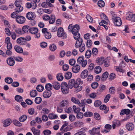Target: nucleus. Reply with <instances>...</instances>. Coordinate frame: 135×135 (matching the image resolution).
Listing matches in <instances>:
<instances>
[{"label":"nucleus","mask_w":135,"mask_h":135,"mask_svg":"<svg viewBox=\"0 0 135 135\" xmlns=\"http://www.w3.org/2000/svg\"><path fill=\"white\" fill-rule=\"evenodd\" d=\"M52 85L50 83L46 84L45 86V88L47 90H50L51 89Z\"/></svg>","instance_id":"obj_51"},{"label":"nucleus","mask_w":135,"mask_h":135,"mask_svg":"<svg viewBox=\"0 0 135 135\" xmlns=\"http://www.w3.org/2000/svg\"><path fill=\"white\" fill-rule=\"evenodd\" d=\"M52 86L56 90H59L61 86L60 83L57 81H54L52 83Z\"/></svg>","instance_id":"obj_17"},{"label":"nucleus","mask_w":135,"mask_h":135,"mask_svg":"<svg viewBox=\"0 0 135 135\" xmlns=\"http://www.w3.org/2000/svg\"><path fill=\"white\" fill-rule=\"evenodd\" d=\"M14 59L17 62H22L23 60V58L22 57L19 56L16 57L14 56Z\"/></svg>","instance_id":"obj_54"},{"label":"nucleus","mask_w":135,"mask_h":135,"mask_svg":"<svg viewBox=\"0 0 135 135\" xmlns=\"http://www.w3.org/2000/svg\"><path fill=\"white\" fill-rule=\"evenodd\" d=\"M15 6L16 7V11L18 12H21L23 9V7L22 6V0H16L15 2Z\"/></svg>","instance_id":"obj_6"},{"label":"nucleus","mask_w":135,"mask_h":135,"mask_svg":"<svg viewBox=\"0 0 135 135\" xmlns=\"http://www.w3.org/2000/svg\"><path fill=\"white\" fill-rule=\"evenodd\" d=\"M134 125L132 123H128L126 125V128L129 131H131L133 129Z\"/></svg>","instance_id":"obj_13"},{"label":"nucleus","mask_w":135,"mask_h":135,"mask_svg":"<svg viewBox=\"0 0 135 135\" xmlns=\"http://www.w3.org/2000/svg\"><path fill=\"white\" fill-rule=\"evenodd\" d=\"M100 128L99 127L97 128L94 127L92 129L89 130V133L91 135H94L100 133Z\"/></svg>","instance_id":"obj_11"},{"label":"nucleus","mask_w":135,"mask_h":135,"mask_svg":"<svg viewBox=\"0 0 135 135\" xmlns=\"http://www.w3.org/2000/svg\"><path fill=\"white\" fill-rule=\"evenodd\" d=\"M71 76L72 74L71 72H66L65 75V78L67 79H70L71 78Z\"/></svg>","instance_id":"obj_31"},{"label":"nucleus","mask_w":135,"mask_h":135,"mask_svg":"<svg viewBox=\"0 0 135 135\" xmlns=\"http://www.w3.org/2000/svg\"><path fill=\"white\" fill-rule=\"evenodd\" d=\"M55 21V16L53 15H51L49 20V23L50 24L54 23Z\"/></svg>","instance_id":"obj_24"},{"label":"nucleus","mask_w":135,"mask_h":135,"mask_svg":"<svg viewBox=\"0 0 135 135\" xmlns=\"http://www.w3.org/2000/svg\"><path fill=\"white\" fill-rule=\"evenodd\" d=\"M4 43L7 45L11 43L10 42V38L9 37H7L5 38Z\"/></svg>","instance_id":"obj_60"},{"label":"nucleus","mask_w":135,"mask_h":135,"mask_svg":"<svg viewBox=\"0 0 135 135\" xmlns=\"http://www.w3.org/2000/svg\"><path fill=\"white\" fill-rule=\"evenodd\" d=\"M83 83V81L80 78L77 79L76 81L75 79H72L69 80L68 86L70 89H72L73 87H75L76 85L82 84Z\"/></svg>","instance_id":"obj_3"},{"label":"nucleus","mask_w":135,"mask_h":135,"mask_svg":"<svg viewBox=\"0 0 135 135\" xmlns=\"http://www.w3.org/2000/svg\"><path fill=\"white\" fill-rule=\"evenodd\" d=\"M109 75L108 73L106 71L104 72L102 74V80L103 81L106 80L107 78Z\"/></svg>","instance_id":"obj_23"},{"label":"nucleus","mask_w":135,"mask_h":135,"mask_svg":"<svg viewBox=\"0 0 135 135\" xmlns=\"http://www.w3.org/2000/svg\"><path fill=\"white\" fill-rule=\"evenodd\" d=\"M68 104V102L67 100H64L61 102V105L62 107H64L67 106Z\"/></svg>","instance_id":"obj_49"},{"label":"nucleus","mask_w":135,"mask_h":135,"mask_svg":"<svg viewBox=\"0 0 135 135\" xmlns=\"http://www.w3.org/2000/svg\"><path fill=\"white\" fill-rule=\"evenodd\" d=\"M91 54V52L90 50H88L86 52L85 56L86 58H88L90 57Z\"/></svg>","instance_id":"obj_39"},{"label":"nucleus","mask_w":135,"mask_h":135,"mask_svg":"<svg viewBox=\"0 0 135 135\" xmlns=\"http://www.w3.org/2000/svg\"><path fill=\"white\" fill-rule=\"evenodd\" d=\"M16 32L19 34H23V32L21 28H17L15 30Z\"/></svg>","instance_id":"obj_55"},{"label":"nucleus","mask_w":135,"mask_h":135,"mask_svg":"<svg viewBox=\"0 0 135 135\" xmlns=\"http://www.w3.org/2000/svg\"><path fill=\"white\" fill-rule=\"evenodd\" d=\"M79 29V26L78 25H75L74 26H73L72 30H71L72 33L74 35V38L76 40L81 38L80 35L78 32Z\"/></svg>","instance_id":"obj_1"},{"label":"nucleus","mask_w":135,"mask_h":135,"mask_svg":"<svg viewBox=\"0 0 135 135\" xmlns=\"http://www.w3.org/2000/svg\"><path fill=\"white\" fill-rule=\"evenodd\" d=\"M83 115L84 114L82 113L79 112L76 115V117L78 119H81L83 118Z\"/></svg>","instance_id":"obj_57"},{"label":"nucleus","mask_w":135,"mask_h":135,"mask_svg":"<svg viewBox=\"0 0 135 135\" xmlns=\"http://www.w3.org/2000/svg\"><path fill=\"white\" fill-rule=\"evenodd\" d=\"M98 85V84L97 82H94L92 83L91 85V87L94 89L96 88Z\"/></svg>","instance_id":"obj_63"},{"label":"nucleus","mask_w":135,"mask_h":135,"mask_svg":"<svg viewBox=\"0 0 135 135\" xmlns=\"http://www.w3.org/2000/svg\"><path fill=\"white\" fill-rule=\"evenodd\" d=\"M94 117L97 120H99L100 119V115L97 113H95L94 114Z\"/></svg>","instance_id":"obj_52"},{"label":"nucleus","mask_w":135,"mask_h":135,"mask_svg":"<svg viewBox=\"0 0 135 135\" xmlns=\"http://www.w3.org/2000/svg\"><path fill=\"white\" fill-rule=\"evenodd\" d=\"M88 75V71L86 70H84L81 72L80 76L81 78L84 79L87 77Z\"/></svg>","instance_id":"obj_18"},{"label":"nucleus","mask_w":135,"mask_h":135,"mask_svg":"<svg viewBox=\"0 0 135 135\" xmlns=\"http://www.w3.org/2000/svg\"><path fill=\"white\" fill-rule=\"evenodd\" d=\"M56 77L57 80L60 81H62L64 79V77L62 75V74L61 73L58 74L57 75Z\"/></svg>","instance_id":"obj_28"},{"label":"nucleus","mask_w":135,"mask_h":135,"mask_svg":"<svg viewBox=\"0 0 135 135\" xmlns=\"http://www.w3.org/2000/svg\"><path fill=\"white\" fill-rule=\"evenodd\" d=\"M51 94V92L50 90H47L43 93V96L44 98H47L50 97Z\"/></svg>","instance_id":"obj_19"},{"label":"nucleus","mask_w":135,"mask_h":135,"mask_svg":"<svg viewBox=\"0 0 135 135\" xmlns=\"http://www.w3.org/2000/svg\"><path fill=\"white\" fill-rule=\"evenodd\" d=\"M75 60L74 59H70L69 61V64L71 66L74 65L75 64Z\"/></svg>","instance_id":"obj_61"},{"label":"nucleus","mask_w":135,"mask_h":135,"mask_svg":"<svg viewBox=\"0 0 135 135\" xmlns=\"http://www.w3.org/2000/svg\"><path fill=\"white\" fill-rule=\"evenodd\" d=\"M25 40V38L24 37H20L18 38L17 40V42L18 44H20V45H22V43Z\"/></svg>","instance_id":"obj_36"},{"label":"nucleus","mask_w":135,"mask_h":135,"mask_svg":"<svg viewBox=\"0 0 135 135\" xmlns=\"http://www.w3.org/2000/svg\"><path fill=\"white\" fill-rule=\"evenodd\" d=\"M92 44V42L90 40H87L86 43V46L87 47L90 48Z\"/></svg>","instance_id":"obj_46"},{"label":"nucleus","mask_w":135,"mask_h":135,"mask_svg":"<svg viewBox=\"0 0 135 135\" xmlns=\"http://www.w3.org/2000/svg\"><path fill=\"white\" fill-rule=\"evenodd\" d=\"M49 118L51 119H54L58 118V116L52 113H51L48 115Z\"/></svg>","instance_id":"obj_26"},{"label":"nucleus","mask_w":135,"mask_h":135,"mask_svg":"<svg viewBox=\"0 0 135 135\" xmlns=\"http://www.w3.org/2000/svg\"><path fill=\"white\" fill-rule=\"evenodd\" d=\"M26 17L28 19L32 20L34 18V13L31 12H28L27 13Z\"/></svg>","instance_id":"obj_16"},{"label":"nucleus","mask_w":135,"mask_h":135,"mask_svg":"<svg viewBox=\"0 0 135 135\" xmlns=\"http://www.w3.org/2000/svg\"><path fill=\"white\" fill-rule=\"evenodd\" d=\"M97 62L100 63L101 64L103 63L105 67H108L110 65V62L107 59H104V58L99 59Z\"/></svg>","instance_id":"obj_9"},{"label":"nucleus","mask_w":135,"mask_h":135,"mask_svg":"<svg viewBox=\"0 0 135 135\" xmlns=\"http://www.w3.org/2000/svg\"><path fill=\"white\" fill-rule=\"evenodd\" d=\"M17 12H19L16 11L12 13L11 14V17L13 18H16V17L18 16L17 15Z\"/></svg>","instance_id":"obj_47"},{"label":"nucleus","mask_w":135,"mask_h":135,"mask_svg":"<svg viewBox=\"0 0 135 135\" xmlns=\"http://www.w3.org/2000/svg\"><path fill=\"white\" fill-rule=\"evenodd\" d=\"M123 63L122 62H121L119 65L120 66H116L115 70L116 71L118 72H119L121 73H123L124 72V71L123 69H122L120 67H122V64H123Z\"/></svg>","instance_id":"obj_25"},{"label":"nucleus","mask_w":135,"mask_h":135,"mask_svg":"<svg viewBox=\"0 0 135 135\" xmlns=\"http://www.w3.org/2000/svg\"><path fill=\"white\" fill-rule=\"evenodd\" d=\"M102 70V69L101 67L99 66H96L94 69V72L97 74L100 73Z\"/></svg>","instance_id":"obj_22"},{"label":"nucleus","mask_w":135,"mask_h":135,"mask_svg":"<svg viewBox=\"0 0 135 135\" xmlns=\"http://www.w3.org/2000/svg\"><path fill=\"white\" fill-rule=\"evenodd\" d=\"M14 49L16 52L19 53H21L23 52L22 48L18 45H16L14 46Z\"/></svg>","instance_id":"obj_21"},{"label":"nucleus","mask_w":135,"mask_h":135,"mask_svg":"<svg viewBox=\"0 0 135 135\" xmlns=\"http://www.w3.org/2000/svg\"><path fill=\"white\" fill-rule=\"evenodd\" d=\"M12 123V120L10 118H8L4 120L3 123V126L6 127L9 126Z\"/></svg>","instance_id":"obj_15"},{"label":"nucleus","mask_w":135,"mask_h":135,"mask_svg":"<svg viewBox=\"0 0 135 135\" xmlns=\"http://www.w3.org/2000/svg\"><path fill=\"white\" fill-rule=\"evenodd\" d=\"M13 123L16 126L20 127L22 126V124L18 120H14L13 121Z\"/></svg>","instance_id":"obj_40"},{"label":"nucleus","mask_w":135,"mask_h":135,"mask_svg":"<svg viewBox=\"0 0 135 135\" xmlns=\"http://www.w3.org/2000/svg\"><path fill=\"white\" fill-rule=\"evenodd\" d=\"M69 118L70 121L72 122L74 121L75 120V117L74 115L71 114L69 115Z\"/></svg>","instance_id":"obj_56"},{"label":"nucleus","mask_w":135,"mask_h":135,"mask_svg":"<svg viewBox=\"0 0 135 135\" xmlns=\"http://www.w3.org/2000/svg\"><path fill=\"white\" fill-rule=\"evenodd\" d=\"M110 97V95L109 94H107L104 100V101L105 103L108 102Z\"/></svg>","instance_id":"obj_59"},{"label":"nucleus","mask_w":135,"mask_h":135,"mask_svg":"<svg viewBox=\"0 0 135 135\" xmlns=\"http://www.w3.org/2000/svg\"><path fill=\"white\" fill-rule=\"evenodd\" d=\"M83 39L81 38L76 40L75 44V47L77 48H79V51L81 52H83L85 49V45L83 44Z\"/></svg>","instance_id":"obj_2"},{"label":"nucleus","mask_w":135,"mask_h":135,"mask_svg":"<svg viewBox=\"0 0 135 135\" xmlns=\"http://www.w3.org/2000/svg\"><path fill=\"white\" fill-rule=\"evenodd\" d=\"M38 29L36 27H32L30 28L29 32L32 34L35 35V37L36 38H38L40 37V35L38 33Z\"/></svg>","instance_id":"obj_8"},{"label":"nucleus","mask_w":135,"mask_h":135,"mask_svg":"<svg viewBox=\"0 0 135 135\" xmlns=\"http://www.w3.org/2000/svg\"><path fill=\"white\" fill-rule=\"evenodd\" d=\"M115 92V89L113 86L110 87L109 89V93L111 94H114Z\"/></svg>","instance_id":"obj_32"},{"label":"nucleus","mask_w":135,"mask_h":135,"mask_svg":"<svg viewBox=\"0 0 135 135\" xmlns=\"http://www.w3.org/2000/svg\"><path fill=\"white\" fill-rule=\"evenodd\" d=\"M49 47L50 50L52 51H55L57 49L56 46L54 44L50 45Z\"/></svg>","instance_id":"obj_30"},{"label":"nucleus","mask_w":135,"mask_h":135,"mask_svg":"<svg viewBox=\"0 0 135 135\" xmlns=\"http://www.w3.org/2000/svg\"><path fill=\"white\" fill-rule=\"evenodd\" d=\"M133 14L131 12H128L127 14L126 19L128 20L131 21Z\"/></svg>","instance_id":"obj_43"},{"label":"nucleus","mask_w":135,"mask_h":135,"mask_svg":"<svg viewBox=\"0 0 135 135\" xmlns=\"http://www.w3.org/2000/svg\"><path fill=\"white\" fill-rule=\"evenodd\" d=\"M29 26H28L25 25L23 26L22 28V30L23 32V34L27 33L28 30L29 31Z\"/></svg>","instance_id":"obj_27"},{"label":"nucleus","mask_w":135,"mask_h":135,"mask_svg":"<svg viewBox=\"0 0 135 135\" xmlns=\"http://www.w3.org/2000/svg\"><path fill=\"white\" fill-rule=\"evenodd\" d=\"M7 63L9 66H13L15 63L14 56L7 58Z\"/></svg>","instance_id":"obj_12"},{"label":"nucleus","mask_w":135,"mask_h":135,"mask_svg":"<svg viewBox=\"0 0 135 135\" xmlns=\"http://www.w3.org/2000/svg\"><path fill=\"white\" fill-rule=\"evenodd\" d=\"M37 94V92L36 90H32L30 91V96L32 98L35 97Z\"/></svg>","instance_id":"obj_29"},{"label":"nucleus","mask_w":135,"mask_h":135,"mask_svg":"<svg viewBox=\"0 0 135 135\" xmlns=\"http://www.w3.org/2000/svg\"><path fill=\"white\" fill-rule=\"evenodd\" d=\"M57 35L59 37H62V39L66 38L67 35L62 27L59 28L57 31Z\"/></svg>","instance_id":"obj_7"},{"label":"nucleus","mask_w":135,"mask_h":135,"mask_svg":"<svg viewBox=\"0 0 135 135\" xmlns=\"http://www.w3.org/2000/svg\"><path fill=\"white\" fill-rule=\"evenodd\" d=\"M31 131L34 135H40V130L36 129L34 127L31 128Z\"/></svg>","instance_id":"obj_20"},{"label":"nucleus","mask_w":135,"mask_h":135,"mask_svg":"<svg viewBox=\"0 0 135 135\" xmlns=\"http://www.w3.org/2000/svg\"><path fill=\"white\" fill-rule=\"evenodd\" d=\"M116 75L114 73H111L109 77H110L109 79L110 80L114 79L115 78Z\"/></svg>","instance_id":"obj_64"},{"label":"nucleus","mask_w":135,"mask_h":135,"mask_svg":"<svg viewBox=\"0 0 135 135\" xmlns=\"http://www.w3.org/2000/svg\"><path fill=\"white\" fill-rule=\"evenodd\" d=\"M15 99L16 101L19 102H20L23 100L22 97L19 95H16L15 97Z\"/></svg>","instance_id":"obj_33"},{"label":"nucleus","mask_w":135,"mask_h":135,"mask_svg":"<svg viewBox=\"0 0 135 135\" xmlns=\"http://www.w3.org/2000/svg\"><path fill=\"white\" fill-rule=\"evenodd\" d=\"M43 133L44 135H49L51 133V132L48 129H46L43 131Z\"/></svg>","instance_id":"obj_58"},{"label":"nucleus","mask_w":135,"mask_h":135,"mask_svg":"<svg viewBox=\"0 0 135 135\" xmlns=\"http://www.w3.org/2000/svg\"><path fill=\"white\" fill-rule=\"evenodd\" d=\"M105 3L104 2L103 0H99L98 2V5L100 7H103L105 5Z\"/></svg>","instance_id":"obj_34"},{"label":"nucleus","mask_w":135,"mask_h":135,"mask_svg":"<svg viewBox=\"0 0 135 135\" xmlns=\"http://www.w3.org/2000/svg\"><path fill=\"white\" fill-rule=\"evenodd\" d=\"M44 89L43 86L41 85H38L36 87V89L37 91L39 92L42 91Z\"/></svg>","instance_id":"obj_37"},{"label":"nucleus","mask_w":135,"mask_h":135,"mask_svg":"<svg viewBox=\"0 0 135 135\" xmlns=\"http://www.w3.org/2000/svg\"><path fill=\"white\" fill-rule=\"evenodd\" d=\"M45 38L47 39H50L51 37V35L50 33L49 32H46L44 34Z\"/></svg>","instance_id":"obj_41"},{"label":"nucleus","mask_w":135,"mask_h":135,"mask_svg":"<svg viewBox=\"0 0 135 135\" xmlns=\"http://www.w3.org/2000/svg\"><path fill=\"white\" fill-rule=\"evenodd\" d=\"M71 101L73 102L76 104H78V103H79V100L78 99L74 97H72L71 99Z\"/></svg>","instance_id":"obj_53"},{"label":"nucleus","mask_w":135,"mask_h":135,"mask_svg":"<svg viewBox=\"0 0 135 135\" xmlns=\"http://www.w3.org/2000/svg\"><path fill=\"white\" fill-rule=\"evenodd\" d=\"M27 117L26 115H23L20 117L19 118V120L21 122H24L26 120Z\"/></svg>","instance_id":"obj_38"},{"label":"nucleus","mask_w":135,"mask_h":135,"mask_svg":"<svg viewBox=\"0 0 135 135\" xmlns=\"http://www.w3.org/2000/svg\"><path fill=\"white\" fill-rule=\"evenodd\" d=\"M16 21L18 23L23 24L25 22L26 18L22 16L18 15L16 17Z\"/></svg>","instance_id":"obj_10"},{"label":"nucleus","mask_w":135,"mask_h":135,"mask_svg":"<svg viewBox=\"0 0 135 135\" xmlns=\"http://www.w3.org/2000/svg\"><path fill=\"white\" fill-rule=\"evenodd\" d=\"M61 91L64 94H66L69 91V86L67 83L65 82H62L61 84Z\"/></svg>","instance_id":"obj_5"},{"label":"nucleus","mask_w":135,"mask_h":135,"mask_svg":"<svg viewBox=\"0 0 135 135\" xmlns=\"http://www.w3.org/2000/svg\"><path fill=\"white\" fill-rule=\"evenodd\" d=\"M65 112L68 114L70 113L72 111V108L69 107L68 108H66L65 109Z\"/></svg>","instance_id":"obj_62"},{"label":"nucleus","mask_w":135,"mask_h":135,"mask_svg":"<svg viewBox=\"0 0 135 135\" xmlns=\"http://www.w3.org/2000/svg\"><path fill=\"white\" fill-rule=\"evenodd\" d=\"M102 104L101 101L99 100H96L95 101L94 105L95 107H98Z\"/></svg>","instance_id":"obj_35"},{"label":"nucleus","mask_w":135,"mask_h":135,"mask_svg":"<svg viewBox=\"0 0 135 135\" xmlns=\"http://www.w3.org/2000/svg\"><path fill=\"white\" fill-rule=\"evenodd\" d=\"M5 81L6 83L8 84H11L13 81V80L12 78L10 77H7L5 79Z\"/></svg>","instance_id":"obj_42"},{"label":"nucleus","mask_w":135,"mask_h":135,"mask_svg":"<svg viewBox=\"0 0 135 135\" xmlns=\"http://www.w3.org/2000/svg\"><path fill=\"white\" fill-rule=\"evenodd\" d=\"M35 101L36 103L40 104L42 101V99L40 97H37L35 99Z\"/></svg>","instance_id":"obj_45"},{"label":"nucleus","mask_w":135,"mask_h":135,"mask_svg":"<svg viewBox=\"0 0 135 135\" xmlns=\"http://www.w3.org/2000/svg\"><path fill=\"white\" fill-rule=\"evenodd\" d=\"M79 85H76V86L74 88H76V92H78L82 89V86H79Z\"/></svg>","instance_id":"obj_48"},{"label":"nucleus","mask_w":135,"mask_h":135,"mask_svg":"<svg viewBox=\"0 0 135 135\" xmlns=\"http://www.w3.org/2000/svg\"><path fill=\"white\" fill-rule=\"evenodd\" d=\"M80 67L78 64L74 66L72 68L73 72L74 73H77L80 71Z\"/></svg>","instance_id":"obj_14"},{"label":"nucleus","mask_w":135,"mask_h":135,"mask_svg":"<svg viewBox=\"0 0 135 135\" xmlns=\"http://www.w3.org/2000/svg\"><path fill=\"white\" fill-rule=\"evenodd\" d=\"M93 115L92 112H86L84 113V115L85 117H90Z\"/></svg>","instance_id":"obj_44"},{"label":"nucleus","mask_w":135,"mask_h":135,"mask_svg":"<svg viewBox=\"0 0 135 135\" xmlns=\"http://www.w3.org/2000/svg\"><path fill=\"white\" fill-rule=\"evenodd\" d=\"M112 20L115 25L119 26L122 25V22L120 18L117 17V15L115 14H112Z\"/></svg>","instance_id":"obj_4"},{"label":"nucleus","mask_w":135,"mask_h":135,"mask_svg":"<svg viewBox=\"0 0 135 135\" xmlns=\"http://www.w3.org/2000/svg\"><path fill=\"white\" fill-rule=\"evenodd\" d=\"M83 61L84 57L83 56H80L78 58L77 61L78 64H80Z\"/></svg>","instance_id":"obj_50"}]
</instances>
